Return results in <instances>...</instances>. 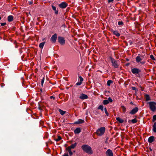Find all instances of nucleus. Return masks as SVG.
Wrapping results in <instances>:
<instances>
[{
  "mask_svg": "<svg viewBox=\"0 0 156 156\" xmlns=\"http://www.w3.org/2000/svg\"><path fill=\"white\" fill-rule=\"evenodd\" d=\"M81 148L84 151L88 154H92L93 153L91 148L88 145H83L81 146Z\"/></svg>",
  "mask_w": 156,
  "mask_h": 156,
  "instance_id": "f257e3e1",
  "label": "nucleus"
},
{
  "mask_svg": "<svg viewBox=\"0 0 156 156\" xmlns=\"http://www.w3.org/2000/svg\"><path fill=\"white\" fill-rule=\"evenodd\" d=\"M144 56L139 54L136 58V61L138 63H140L141 65H143L146 63L145 60L144 59Z\"/></svg>",
  "mask_w": 156,
  "mask_h": 156,
  "instance_id": "f03ea898",
  "label": "nucleus"
},
{
  "mask_svg": "<svg viewBox=\"0 0 156 156\" xmlns=\"http://www.w3.org/2000/svg\"><path fill=\"white\" fill-rule=\"evenodd\" d=\"M150 110L152 112H154L156 110V103L151 101L148 103Z\"/></svg>",
  "mask_w": 156,
  "mask_h": 156,
  "instance_id": "7ed1b4c3",
  "label": "nucleus"
},
{
  "mask_svg": "<svg viewBox=\"0 0 156 156\" xmlns=\"http://www.w3.org/2000/svg\"><path fill=\"white\" fill-rule=\"evenodd\" d=\"M105 127H101L100 128L97 130L96 134L98 136H101L102 135L105 133Z\"/></svg>",
  "mask_w": 156,
  "mask_h": 156,
  "instance_id": "20e7f679",
  "label": "nucleus"
},
{
  "mask_svg": "<svg viewBox=\"0 0 156 156\" xmlns=\"http://www.w3.org/2000/svg\"><path fill=\"white\" fill-rule=\"evenodd\" d=\"M110 59L112 66L115 68H118L119 67V65H118L116 61L112 58H110Z\"/></svg>",
  "mask_w": 156,
  "mask_h": 156,
  "instance_id": "39448f33",
  "label": "nucleus"
},
{
  "mask_svg": "<svg viewBox=\"0 0 156 156\" xmlns=\"http://www.w3.org/2000/svg\"><path fill=\"white\" fill-rule=\"evenodd\" d=\"M58 41L62 45H63L65 43V40L63 37H59L58 38Z\"/></svg>",
  "mask_w": 156,
  "mask_h": 156,
  "instance_id": "423d86ee",
  "label": "nucleus"
},
{
  "mask_svg": "<svg viewBox=\"0 0 156 156\" xmlns=\"http://www.w3.org/2000/svg\"><path fill=\"white\" fill-rule=\"evenodd\" d=\"M68 6V4L66 2H62L59 5V6L61 8L64 9Z\"/></svg>",
  "mask_w": 156,
  "mask_h": 156,
  "instance_id": "0eeeda50",
  "label": "nucleus"
},
{
  "mask_svg": "<svg viewBox=\"0 0 156 156\" xmlns=\"http://www.w3.org/2000/svg\"><path fill=\"white\" fill-rule=\"evenodd\" d=\"M131 71L132 73L134 74H138L140 72V70L137 68H133Z\"/></svg>",
  "mask_w": 156,
  "mask_h": 156,
  "instance_id": "6e6552de",
  "label": "nucleus"
},
{
  "mask_svg": "<svg viewBox=\"0 0 156 156\" xmlns=\"http://www.w3.org/2000/svg\"><path fill=\"white\" fill-rule=\"evenodd\" d=\"M57 38V35L56 34H55L52 36L51 38V40L53 43H55L56 42Z\"/></svg>",
  "mask_w": 156,
  "mask_h": 156,
  "instance_id": "1a4fd4ad",
  "label": "nucleus"
},
{
  "mask_svg": "<svg viewBox=\"0 0 156 156\" xmlns=\"http://www.w3.org/2000/svg\"><path fill=\"white\" fill-rule=\"evenodd\" d=\"M106 156H113L112 152L110 149H108L106 151Z\"/></svg>",
  "mask_w": 156,
  "mask_h": 156,
  "instance_id": "9d476101",
  "label": "nucleus"
},
{
  "mask_svg": "<svg viewBox=\"0 0 156 156\" xmlns=\"http://www.w3.org/2000/svg\"><path fill=\"white\" fill-rule=\"evenodd\" d=\"M79 98L82 100L86 99L88 98V96L84 94H82L80 95Z\"/></svg>",
  "mask_w": 156,
  "mask_h": 156,
  "instance_id": "9b49d317",
  "label": "nucleus"
},
{
  "mask_svg": "<svg viewBox=\"0 0 156 156\" xmlns=\"http://www.w3.org/2000/svg\"><path fill=\"white\" fill-rule=\"evenodd\" d=\"M138 108L137 107H135L130 112V113L131 114H135L138 111Z\"/></svg>",
  "mask_w": 156,
  "mask_h": 156,
  "instance_id": "f8f14e48",
  "label": "nucleus"
},
{
  "mask_svg": "<svg viewBox=\"0 0 156 156\" xmlns=\"http://www.w3.org/2000/svg\"><path fill=\"white\" fill-rule=\"evenodd\" d=\"M81 131V129L80 128H77L74 131L75 134L79 133Z\"/></svg>",
  "mask_w": 156,
  "mask_h": 156,
  "instance_id": "ddd939ff",
  "label": "nucleus"
},
{
  "mask_svg": "<svg viewBox=\"0 0 156 156\" xmlns=\"http://www.w3.org/2000/svg\"><path fill=\"white\" fill-rule=\"evenodd\" d=\"M154 140V137L153 136L150 137L148 140V141L149 143H152Z\"/></svg>",
  "mask_w": 156,
  "mask_h": 156,
  "instance_id": "4468645a",
  "label": "nucleus"
},
{
  "mask_svg": "<svg viewBox=\"0 0 156 156\" xmlns=\"http://www.w3.org/2000/svg\"><path fill=\"white\" fill-rule=\"evenodd\" d=\"M84 121L82 119H79L78 120V121L76 122L75 123V124H81L82 123H84Z\"/></svg>",
  "mask_w": 156,
  "mask_h": 156,
  "instance_id": "2eb2a0df",
  "label": "nucleus"
},
{
  "mask_svg": "<svg viewBox=\"0 0 156 156\" xmlns=\"http://www.w3.org/2000/svg\"><path fill=\"white\" fill-rule=\"evenodd\" d=\"M13 16L12 15L9 16L8 17V20L9 22L12 21L13 20Z\"/></svg>",
  "mask_w": 156,
  "mask_h": 156,
  "instance_id": "dca6fc26",
  "label": "nucleus"
},
{
  "mask_svg": "<svg viewBox=\"0 0 156 156\" xmlns=\"http://www.w3.org/2000/svg\"><path fill=\"white\" fill-rule=\"evenodd\" d=\"M76 143H75L74 144H72L71 145L68 147H67L69 148V149H73L76 147Z\"/></svg>",
  "mask_w": 156,
  "mask_h": 156,
  "instance_id": "f3484780",
  "label": "nucleus"
},
{
  "mask_svg": "<svg viewBox=\"0 0 156 156\" xmlns=\"http://www.w3.org/2000/svg\"><path fill=\"white\" fill-rule=\"evenodd\" d=\"M52 8L53 10H54L55 12V14H58V10L56 9V7L53 5H52Z\"/></svg>",
  "mask_w": 156,
  "mask_h": 156,
  "instance_id": "a211bd4d",
  "label": "nucleus"
},
{
  "mask_svg": "<svg viewBox=\"0 0 156 156\" xmlns=\"http://www.w3.org/2000/svg\"><path fill=\"white\" fill-rule=\"evenodd\" d=\"M113 33L114 35L117 37H119L120 36V34L117 31H113Z\"/></svg>",
  "mask_w": 156,
  "mask_h": 156,
  "instance_id": "6ab92c4d",
  "label": "nucleus"
},
{
  "mask_svg": "<svg viewBox=\"0 0 156 156\" xmlns=\"http://www.w3.org/2000/svg\"><path fill=\"white\" fill-rule=\"evenodd\" d=\"M116 120L119 122L120 123H122L123 122V120L120 118L119 117H117L116 118Z\"/></svg>",
  "mask_w": 156,
  "mask_h": 156,
  "instance_id": "aec40b11",
  "label": "nucleus"
},
{
  "mask_svg": "<svg viewBox=\"0 0 156 156\" xmlns=\"http://www.w3.org/2000/svg\"><path fill=\"white\" fill-rule=\"evenodd\" d=\"M58 111L60 113L61 115H64L65 113H66V112L65 111H63L61 109H59L58 110Z\"/></svg>",
  "mask_w": 156,
  "mask_h": 156,
  "instance_id": "412c9836",
  "label": "nucleus"
},
{
  "mask_svg": "<svg viewBox=\"0 0 156 156\" xmlns=\"http://www.w3.org/2000/svg\"><path fill=\"white\" fill-rule=\"evenodd\" d=\"M145 98L146 100L147 101H149L151 100L150 97L148 94H146L145 95Z\"/></svg>",
  "mask_w": 156,
  "mask_h": 156,
  "instance_id": "4be33fe9",
  "label": "nucleus"
},
{
  "mask_svg": "<svg viewBox=\"0 0 156 156\" xmlns=\"http://www.w3.org/2000/svg\"><path fill=\"white\" fill-rule=\"evenodd\" d=\"M66 149L68 151V152L69 153V154L70 155H72L73 154V152H72V151L71 150V149H69V148L67 147L66 148Z\"/></svg>",
  "mask_w": 156,
  "mask_h": 156,
  "instance_id": "5701e85b",
  "label": "nucleus"
},
{
  "mask_svg": "<svg viewBox=\"0 0 156 156\" xmlns=\"http://www.w3.org/2000/svg\"><path fill=\"white\" fill-rule=\"evenodd\" d=\"M45 43V42H43L40 43L39 45V47L40 48H43L44 45Z\"/></svg>",
  "mask_w": 156,
  "mask_h": 156,
  "instance_id": "b1692460",
  "label": "nucleus"
},
{
  "mask_svg": "<svg viewBox=\"0 0 156 156\" xmlns=\"http://www.w3.org/2000/svg\"><path fill=\"white\" fill-rule=\"evenodd\" d=\"M112 80H108L107 82V84L108 86H109L112 83Z\"/></svg>",
  "mask_w": 156,
  "mask_h": 156,
  "instance_id": "393cba45",
  "label": "nucleus"
},
{
  "mask_svg": "<svg viewBox=\"0 0 156 156\" xmlns=\"http://www.w3.org/2000/svg\"><path fill=\"white\" fill-rule=\"evenodd\" d=\"M103 103V104L105 105L108 104L109 103V102L108 101V100H104Z\"/></svg>",
  "mask_w": 156,
  "mask_h": 156,
  "instance_id": "a878e982",
  "label": "nucleus"
},
{
  "mask_svg": "<svg viewBox=\"0 0 156 156\" xmlns=\"http://www.w3.org/2000/svg\"><path fill=\"white\" fill-rule=\"evenodd\" d=\"M98 109L103 111L104 110V107L103 105H100L98 107Z\"/></svg>",
  "mask_w": 156,
  "mask_h": 156,
  "instance_id": "bb28decb",
  "label": "nucleus"
},
{
  "mask_svg": "<svg viewBox=\"0 0 156 156\" xmlns=\"http://www.w3.org/2000/svg\"><path fill=\"white\" fill-rule=\"evenodd\" d=\"M62 138L60 136H58V138L55 139V140L56 141H58L61 139Z\"/></svg>",
  "mask_w": 156,
  "mask_h": 156,
  "instance_id": "cd10ccee",
  "label": "nucleus"
},
{
  "mask_svg": "<svg viewBox=\"0 0 156 156\" xmlns=\"http://www.w3.org/2000/svg\"><path fill=\"white\" fill-rule=\"evenodd\" d=\"M131 121L133 123H136L137 122V120L136 118L132 119Z\"/></svg>",
  "mask_w": 156,
  "mask_h": 156,
  "instance_id": "c85d7f7f",
  "label": "nucleus"
},
{
  "mask_svg": "<svg viewBox=\"0 0 156 156\" xmlns=\"http://www.w3.org/2000/svg\"><path fill=\"white\" fill-rule=\"evenodd\" d=\"M123 112L124 113H125L126 111V108L124 106H122Z\"/></svg>",
  "mask_w": 156,
  "mask_h": 156,
  "instance_id": "c756f323",
  "label": "nucleus"
},
{
  "mask_svg": "<svg viewBox=\"0 0 156 156\" xmlns=\"http://www.w3.org/2000/svg\"><path fill=\"white\" fill-rule=\"evenodd\" d=\"M79 79L80 80V82H82L83 80V78L80 76L79 77Z\"/></svg>",
  "mask_w": 156,
  "mask_h": 156,
  "instance_id": "7c9ffc66",
  "label": "nucleus"
},
{
  "mask_svg": "<svg viewBox=\"0 0 156 156\" xmlns=\"http://www.w3.org/2000/svg\"><path fill=\"white\" fill-rule=\"evenodd\" d=\"M107 100H108V101L109 102V103L110 102H112V99L110 98L109 97L108 98V99Z\"/></svg>",
  "mask_w": 156,
  "mask_h": 156,
  "instance_id": "2f4dec72",
  "label": "nucleus"
},
{
  "mask_svg": "<svg viewBox=\"0 0 156 156\" xmlns=\"http://www.w3.org/2000/svg\"><path fill=\"white\" fill-rule=\"evenodd\" d=\"M104 110H105V114H106V115H107V116H108V112H107V109H106V108H105Z\"/></svg>",
  "mask_w": 156,
  "mask_h": 156,
  "instance_id": "473e14b6",
  "label": "nucleus"
},
{
  "mask_svg": "<svg viewBox=\"0 0 156 156\" xmlns=\"http://www.w3.org/2000/svg\"><path fill=\"white\" fill-rule=\"evenodd\" d=\"M150 58L152 60H155V59L154 58V56L153 55H151L150 56Z\"/></svg>",
  "mask_w": 156,
  "mask_h": 156,
  "instance_id": "72a5a7b5",
  "label": "nucleus"
},
{
  "mask_svg": "<svg viewBox=\"0 0 156 156\" xmlns=\"http://www.w3.org/2000/svg\"><path fill=\"white\" fill-rule=\"evenodd\" d=\"M44 80V77L41 81V85L42 86H43Z\"/></svg>",
  "mask_w": 156,
  "mask_h": 156,
  "instance_id": "f704fd0d",
  "label": "nucleus"
},
{
  "mask_svg": "<svg viewBox=\"0 0 156 156\" xmlns=\"http://www.w3.org/2000/svg\"><path fill=\"white\" fill-rule=\"evenodd\" d=\"M123 24V22L122 21H119L118 22V24L119 25H122Z\"/></svg>",
  "mask_w": 156,
  "mask_h": 156,
  "instance_id": "c9c22d12",
  "label": "nucleus"
},
{
  "mask_svg": "<svg viewBox=\"0 0 156 156\" xmlns=\"http://www.w3.org/2000/svg\"><path fill=\"white\" fill-rule=\"evenodd\" d=\"M82 83L81 82L79 81V82H77L76 83V84L77 85H80Z\"/></svg>",
  "mask_w": 156,
  "mask_h": 156,
  "instance_id": "e433bc0d",
  "label": "nucleus"
},
{
  "mask_svg": "<svg viewBox=\"0 0 156 156\" xmlns=\"http://www.w3.org/2000/svg\"><path fill=\"white\" fill-rule=\"evenodd\" d=\"M153 131L154 133H156V127H153Z\"/></svg>",
  "mask_w": 156,
  "mask_h": 156,
  "instance_id": "4c0bfd02",
  "label": "nucleus"
},
{
  "mask_svg": "<svg viewBox=\"0 0 156 156\" xmlns=\"http://www.w3.org/2000/svg\"><path fill=\"white\" fill-rule=\"evenodd\" d=\"M153 119L154 120H156V115L153 116Z\"/></svg>",
  "mask_w": 156,
  "mask_h": 156,
  "instance_id": "58836bf2",
  "label": "nucleus"
},
{
  "mask_svg": "<svg viewBox=\"0 0 156 156\" xmlns=\"http://www.w3.org/2000/svg\"><path fill=\"white\" fill-rule=\"evenodd\" d=\"M6 24V23H1V24L2 26H4Z\"/></svg>",
  "mask_w": 156,
  "mask_h": 156,
  "instance_id": "ea45409f",
  "label": "nucleus"
},
{
  "mask_svg": "<svg viewBox=\"0 0 156 156\" xmlns=\"http://www.w3.org/2000/svg\"><path fill=\"white\" fill-rule=\"evenodd\" d=\"M132 90H136V88L135 87H132Z\"/></svg>",
  "mask_w": 156,
  "mask_h": 156,
  "instance_id": "a19ab883",
  "label": "nucleus"
},
{
  "mask_svg": "<svg viewBox=\"0 0 156 156\" xmlns=\"http://www.w3.org/2000/svg\"><path fill=\"white\" fill-rule=\"evenodd\" d=\"M153 127H156V122H154L153 126Z\"/></svg>",
  "mask_w": 156,
  "mask_h": 156,
  "instance_id": "79ce46f5",
  "label": "nucleus"
},
{
  "mask_svg": "<svg viewBox=\"0 0 156 156\" xmlns=\"http://www.w3.org/2000/svg\"><path fill=\"white\" fill-rule=\"evenodd\" d=\"M62 156H69L68 154H64Z\"/></svg>",
  "mask_w": 156,
  "mask_h": 156,
  "instance_id": "37998d69",
  "label": "nucleus"
},
{
  "mask_svg": "<svg viewBox=\"0 0 156 156\" xmlns=\"http://www.w3.org/2000/svg\"><path fill=\"white\" fill-rule=\"evenodd\" d=\"M50 98L51 99H55V98L53 96H51L50 97Z\"/></svg>",
  "mask_w": 156,
  "mask_h": 156,
  "instance_id": "c03bdc74",
  "label": "nucleus"
},
{
  "mask_svg": "<svg viewBox=\"0 0 156 156\" xmlns=\"http://www.w3.org/2000/svg\"><path fill=\"white\" fill-rule=\"evenodd\" d=\"M114 0H108V2H113Z\"/></svg>",
  "mask_w": 156,
  "mask_h": 156,
  "instance_id": "a18cd8bd",
  "label": "nucleus"
},
{
  "mask_svg": "<svg viewBox=\"0 0 156 156\" xmlns=\"http://www.w3.org/2000/svg\"><path fill=\"white\" fill-rule=\"evenodd\" d=\"M130 121V120H129V122H129Z\"/></svg>",
  "mask_w": 156,
  "mask_h": 156,
  "instance_id": "49530a36",
  "label": "nucleus"
}]
</instances>
